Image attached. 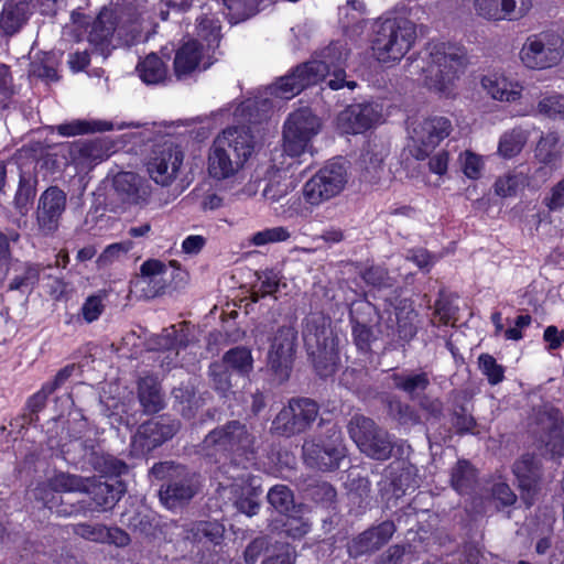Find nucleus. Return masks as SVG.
Masks as SVG:
<instances>
[{
	"label": "nucleus",
	"mask_w": 564,
	"mask_h": 564,
	"mask_svg": "<svg viewBox=\"0 0 564 564\" xmlns=\"http://www.w3.org/2000/svg\"><path fill=\"white\" fill-rule=\"evenodd\" d=\"M322 57L321 61L314 59L302 64L293 73L281 77L269 87L270 94L281 99H291L305 87L319 83L326 76L333 77L327 82L328 87L333 90L356 87L355 82L345 79L344 65L347 59V51L344 45L339 43L329 45L323 51Z\"/></svg>",
	"instance_id": "nucleus-1"
},
{
	"label": "nucleus",
	"mask_w": 564,
	"mask_h": 564,
	"mask_svg": "<svg viewBox=\"0 0 564 564\" xmlns=\"http://www.w3.org/2000/svg\"><path fill=\"white\" fill-rule=\"evenodd\" d=\"M254 150L249 127H228L216 137L208 154L207 171L215 180L235 177Z\"/></svg>",
	"instance_id": "nucleus-2"
},
{
	"label": "nucleus",
	"mask_w": 564,
	"mask_h": 564,
	"mask_svg": "<svg viewBox=\"0 0 564 564\" xmlns=\"http://www.w3.org/2000/svg\"><path fill=\"white\" fill-rule=\"evenodd\" d=\"M415 67L423 74V84L441 97H452L455 82L465 67L462 48L446 43H433L426 47V55L415 61Z\"/></svg>",
	"instance_id": "nucleus-3"
},
{
	"label": "nucleus",
	"mask_w": 564,
	"mask_h": 564,
	"mask_svg": "<svg viewBox=\"0 0 564 564\" xmlns=\"http://www.w3.org/2000/svg\"><path fill=\"white\" fill-rule=\"evenodd\" d=\"M416 40V25L405 18L381 22L371 42L372 55L382 64L400 62Z\"/></svg>",
	"instance_id": "nucleus-4"
},
{
	"label": "nucleus",
	"mask_w": 564,
	"mask_h": 564,
	"mask_svg": "<svg viewBox=\"0 0 564 564\" xmlns=\"http://www.w3.org/2000/svg\"><path fill=\"white\" fill-rule=\"evenodd\" d=\"M198 35L207 42V48L195 40L184 43L176 52L174 72L182 79L196 70L207 69L214 62L209 50L218 45L220 39V23L214 15L198 19Z\"/></svg>",
	"instance_id": "nucleus-5"
},
{
	"label": "nucleus",
	"mask_w": 564,
	"mask_h": 564,
	"mask_svg": "<svg viewBox=\"0 0 564 564\" xmlns=\"http://www.w3.org/2000/svg\"><path fill=\"white\" fill-rule=\"evenodd\" d=\"M254 437L246 425L232 421L215 429L203 441L200 453L208 457L221 455H234L241 458L238 464L250 462L253 458Z\"/></svg>",
	"instance_id": "nucleus-6"
},
{
	"label": "nucleus",
	"mask_w": 564,
	"mask_h": 564,
	"mask_svg": "<svg viewBox=\"0 0 564 564\" xmlns=\"http://www.w3.org/2000/svg\"><path fill=\"white\" fill-rule=\"evenodd\" d=\"M303 340L319 373L330 375L334 371L335 359L330 318L322 313H311L304 319Z\"/></svg>",
	"instance_id": "nucleus-7"
},
{
	"label": "nucleus",
	"mask_w": 564,
	"mask_h": 564,
	"mask_svg": "<svg viewBox=\"0 0 564 564\" xmlns=\"http://www.w3.org/2000/svg\"><path fill=\"white\" fill-rule=\"evenodd\" d=\"M349 181L344 163L332 161L325 164L302 188L303 199L312 207H317L337 196L346 188Z\"/></svg>",
	"instance_id": "nucleus-8"
},
{
	"label": "nucleus",
	"mask_w": 564,
	"mask_h": 564,
	"mask_svg": "<svg viewBox=\"0 0 564 564\" xmlns=\"http://www.w3.org/2000/svg\"><path fill=\"white\" fill-rule=\"evenodd\" d=\"M564 56V40L553 32L530 35L520 50V59L531 69L556 66Z\"/></svg>",
	"instance_id": "nucleus-9"
},
{
	"label": "nucleus",
	"mask_w": 564,
	"mask_h": 564,
	"mask_svg": "<svg viewBox=\"0 0 564 564\" xmlns=\"http://www.w3.org/2000/svg\"><path fill=\"white\" fill-rule=\"evenodd\" d=\"M151 471L155 477H163L165 474L174 476L169 484L160 489V499L169 509L191 500L198 490V476L184 467L165 462L154 465Z\"/></svg>",
	"instance_id": "nucleus-10"
},
{
	"label": "nucleus",
	"mask_w": 564,
	"mask_h": 564,
	"mask_svg": "<svg viewBox=\"0 0 564 564\" xmlns=\"http://www.w3.org/2000/svg\"><path fill=\"white\" fill-rule=\"evenodd\" d=\"M452 131V121L443 116H432L415 122L410 131L411 154L416 160H425Z\"/></svg>",
	"instance_id": "nucleus-11"
},
{
	"label": "nucleus",
	"mask_w": 564,
	"mask_h": 564,
	"mask_svg": "<svg viewBox=\"0 0 564 564\" xmlns=\"http://www.w3.org/2000/svg\"><path fill=\"white\" fill-rule=\"evenodd\" d=\"M348 431L358 448L367 456L378 460L390 457L392 452L390 436L378 429L371 419L355 415L349 422Z\"/></svg>",
	"instance_id": "nucleus-12"
},
{
	"label": "nucleus",
	"mask_w": 564,
	"mask_h": 564,
	"mask_svg": "<svg viewBox=\"0 0 564 564\" xmlns=\"http://www.w3.org/2000/svg\"><path fill=\"white\" fill-rule=\"evenodd\" d=\"M319 128L318 118L310 109H300L291 113L284 123L283 131L285 153L290 156H299L306 152Z\"/></svg>",
	"instance_id": "nucleus-13"
},
{
	"label": "nucleus",
	"mask_w": 564,
	"mask_h": 564,
	"mask_svg": "<svg viewBox=\"0 0 564 564\" xmlns=\"http://www.w3.org/2000/svg\"><path fill=\"white\" fill-rule=\"evenodd\" d=\"M227 475L219 480L218 491L223 499L232 500L237 509L251 517L259 510V503L250 497L251 484L247 466L239 468L231 463L224 471Z\"/></svg>",
	"instance_id": "nucleus-14"
},
{
	"label": "nucleus",
	"mask_w": 564,
	"mask_h": 564,
	"mask_svg": "<svg viewBox=\"0 0 564 564\" xmlns=\"http://www.w3.org/2000/svg\"><path fill=\"white\" fill-rule=\"evenodd\" d=\"M317 404L305 398L292 399L274 417L272 431L283 436L303 433L316 420Z\"/></svg>",
	"instance_id": "nucleus-15"
},
{
	"label": "nucleus",
	"mask_w": 564,
	"mask_h": 564,
	"mask_svg": "<svg viewBox=\"0 0 564 564\" xmlns=\"http://www.w3.org/2000/svg\"><path fill=\"white\" fill-rule=\"evenodd\" d=\"M184 161L181 148L171 140L155 144L147 162L152 181L161 186L171 185L178 176Z\"/></svg>",
	"instance_id": "nucleus-16"
},
{
	"label": "nucleus",
	"mask_w": 564,
	"mask_h": 564,
	"mask_svg": "<svg viewBox=\"0 0 564 564\" xmlns=\"http://www.w3.org/2000/svg\"><path fill=\"white\" fill-rule=\"evenodd\" d=\"M382 122V106L377 102L349 105L336 118L337 129L346 134L364 133Z\"/></svg>",
	"instance_id": "nucleus-17"
},
{
	"label": "nucleus",
	"mask_w": 564,
	"mask_h": 564,
	"mask_svg": "<svg viewBox=\"0 0 564 564\" xmlns=\"http://www.w3.org/2000/svg\"><path fill=\"white\" fill-rule=\"evenodd\" d=\"M66 204V193L57 186H50L40 195L35 218L41 235L48 236L58 229Z\"/></svg>",
	"instance_id": "nucleus-18"
},
{
	"label": "nucleus",
	"mask_w": 564,
	"mask_h": 564,
	"mask_svg": "<svg viewBox=\"0 0 564 564\" xmlns=\"http://www.w3.org/2000/svg\"><path fill=\"white\" fill-rule=\"evenodd\" d=\"M297 332L293 326H281L271 339L268 365L283 380L289 376V368L295 351Z\"/></svg>",
	"instance_id": "nucleus-19"
},
{
	"label": "nucleus",
	"mask_w": 564,
	"mask_h": 564,
	"mask_svg": "<svg viewBox=\"0 0 564 564\" xmlns=\"http://www.w3.org/2000/svg\"><path fill=\"white\" fill-rule=\"evenodd\" d=\"M178 430V424L166 419H153L139 426L131 441L137 454L148 453L171 438Z\"/></svg>",
	"instance_id": "nucleus-20"
},
{
	"label": "nucleus",
	"mask_w": 564,
	"mask_h": 564,
	"mask_svg": "<svg viewBox=\"0 0 564 564\" xmlns=\"http://www.w3.org/2000/svg\"><path fill=\"white\" fill-rule=\"evenodd\" d=\"M303 454L308 466L326 471L339 467L340 460L346 456V447L338 436L334 442L325 445L305 442Z\"/></svg>",
	"instance_id": "nucleus-21"
},
{
	"label": "nucleus",
	"mask_w": 564,
	"mask_h": 564,
	"mask_svg": "<svg viewBox=\"0 0 564 564\" xmlns=\"http://www.w3.org/2000/svg\"><path fill=\"white\" fill-rule=\"evenodd\" d=\"M113 188L118 198L128 205H145L152 194L147 180L133 172H120L113 177Z\"/></svg>",
	"instance_id": "nucleus-22"
},
{
	"label": "nucleus",
	"mask_w": 564,
	"mask_h": 564,
	"mask_svg": "<svg viewBox=\"0 0 564 564\" xmlns=\"http://www.w3.org/2000/svg\"><path fill=\"white\" fill-rule=\"evenodd\" d=\"M394 531L393 522L384 521L354 539L348 545V552L351 556L373 552L384 545L391 539Z\"/></svg>",
	"instance_id": "nucleus-23"
},
{
	"label": "nucleus",
	"mask_w": 564,
	"mask_h": 564,
	"mask_svg": "<svg viewBox=\"0 0 564 564\" xmlns=\"http://www.w3.org/2000/svg\"><path fill=\"white\" fill-rule=\"evenodd\" d=\"M415 317L416 313L412 303L409 300L400 301L387 318V327L391 330L388 335L409 341L416 333Z\"/></svg>",
	"instance_id": "nucleus-24"
},
{
	"label": "nucleus",
	"mask_w": 564,
	"mask_h": 564,
	"mask_svg": "<svg viewBox=\"0 0 564 564\" xmlns=\"http://www.w3.org/2000/svg\"><path fill=\"white\" fill-rule=\"evenodd\" d=\"M481 87L490 98L501 102H514L522 96L523 87L501 74H490L481 78Z\"/></svg>",
	"instance_id": "nucleus-25"
},
{
	"label": "nucleus",
	"mask_w": 564,
	"mask_h": 564,
	"mask_svg": "<svg viewBox=\"0 0 564 564\" xmlns=\"http://www.w3.org/2000/svg\"><path fill=\"white\" fill-rule=\"evenodd\" d=\"M187 344L188 339L184 325H180L178 328L171 326L164 329L156 338V349L163 350L165 354L161 359L162 366L175 365L180 348L186 347Z\"/></svg>",
	"instance_id": "nucleus-26"
},
{
	"label": "nucleus",
	"mask_w": 564,
	"mask_h": 564,
	"mask_svg": "<svg viewBox=\"0 0 564 564\" xmlns=\"http://www.w3.org/2000/svg\"><path fill=\"white\" fill-rule=\"evenodd\" d=\"M85 491L89 492L96 506L106 510L116 505V502L126 492V487L120 480L113 482H94L86 485Z\"/></svg>",
	"instance_id": "nucleus-27"
},
{
	"label": "nucleus",
	"mask_w": 564,
	"mask_h": 564,
	"mask_svg": "<svg viewBox=\"0 0 564 564\" xmlns=\"http://www.w3.org/2000/svg\"><path fill=\"white\" fill-rule=\"evenodd\" d=\"M529 185L530 177L528 173L513 170L499 176L494 184V189L496 195L505 198L516 196Z\"/></svg>",
	"instance_id": "nucleus-28"
},
{
	"label": "nucleus",
	"mask_w": 564,
	"mask_h": 564,
	"mask_svg": "<svg viewBox=\"0 0 564 564\" xmlns=\"http://www.w3.org/2000/svg\"><path fill=\"white\" fill-rule=\"evenodd\" d=\"M139 400L148 413L159 412L163 408V397L156 378L147 376L140 379Z\"/></svg>",
	"instance_id": "nucleus-29"
},
{
	"label": "nucleus",
	"mask_w": 564,
	"mask_h": 564,
	"mask_svg": "<svg viewBox=\"0 0 564 564\" xmlns=\"http://www.w3.org/2000/svg\"><path fill=\"white\" fill-rule=\"evenodd\" d=\"M166 265L158 259H149L144 261L140 267V276L135 281L134 286L139 288L142 284L158 285L159 288L156 290H151L149 292L142 290L144 297H154L158 294L159 289L162 288L161 276L166 273Z\"/></svg>",
	"instance_id": "nucleus-30"
},
{
	"label": "nucleus",
	"mask_w": 564,
	"mask_h": 564,
	"mask_svg": "<svg viewBox=\"0 0 564 564\" xmlns=\"http://www.w3.org/2000/svg\"><path fill=\"white\" fill-rule=\"evenodd\" d=\"M530 132L521 127L506 131L499 140L498 153L505 159L517 156L528 142Z\"/></svg>",
	"instance_id": "nucleus-31"
},
{
	"label": "nucleus",
	"mask_w": 564,
	"mask_h": 564,
	"mask_svg": "<svg viewBox=\"0 0 564 564\" xmlns=\"http://www.w3.org/2000/svg\"><path fill=\"white\" fill-rule=\"evenodd\" d=\"M137 72L147 85H158L167 77V68L154 53L149 54L137 67Z\"/></svg>",
	"instance_id": "nucleus-32"
},
{
	"label": "nucleus",
	"mask_w": 564,
	"mask_h": 564,
	"mask_svg": "<svg viewBox=\"0 0 564 564\" xmlns=\"http://www.w3.org/2000/svg\"><path fill=\"white\" fill-rule=\"evenodd\" d=\"M113 128L112 123L104 120H73L56 126V131L62 137H76L96 131H109Z\"/></svg>",
	"instance_id": "nucleus-33"
},
{
	"label": "nucleus",
	"mask_w": 564,
	"mask_h": 564,
	"mask_svg": "<svg viewBox=\"0 0 564 564\" xmlns=\"http://www.w3.org/2000/svg\"><path fill=\"white\" fill-rule=\"evenodd\" d=\"M28 6L24 2H7L0 15V26L8 34L15 33L26 21Z\"/></svg>",
	"instance_id": "nucleus-34"
},
{
	"label": "nucleus",
	"mask_w": 564,
	"mask_h": 564,
	"mask_svg": "<svg viewBox=\"0 0 564 564\" xmlns=\"http://www.w3.org/2000/svg\"><path fill=\"white\" fill-rule=\"evenodd\" d=\"M562 156L560 137L555 132L542 135L535 148V158L543 164L554 165Z\"/></svg>",
	"instance_id": "nucleus-35"
},
{
	"label": "nucleus",
	"mask_w": 564,
	"mask_h": 564,
	"mask_svg": "<svg viewBox=\"0 0 564 564\" xmlns=\"http://www.w3.org/2000/svg\"><path fill=\"white\" fill-rule=\"evenodd\" d=\"M36 193V178L30 175L20 174L19 186L14 195V207L21 214L25 215L33 202Z\"/></svg>",
	"instance_id": "nucleus-36"
},
{
	"label": "nucleus",
	"mask_w": 564,
	"mask_h": 564,
	"mask_svg": "<svg viewBox=\"0 0 564 564\" xmlns=\"http://www.w3.org/2000/svg\"><path fill=\"white\" fill-rule=\"evenodd\" d=\"M227 9L225 13L231 23H239L253 14L262 0H221Z\"/></svg>",
	"instance_id": "nucleus-37"
},
{
	"label": "nucleus",
	"mask_w": 564,
	"mask_h": 564,
	"mask_svg": "<svg viewBox=\"0 0 564 564\" xmlns=\"http://www.w3.org/2000/svg\"><path fill=\"white\" fill-rule=\"evenodd\" d=\"M499 21H517L532 9V0H497Z\"/></svg>",
	"instance_id": "nucleus-38"
},
{
	"label": "nucleus",
	"mask_w": 564,
	"mask_h": 564,
	"mask_svg": "<svg viewBox=\"0 0 564 564\" xmlns=\"http://www.w3.org/2000/svg\"><path fill=\"white\" fill-rule=\"evenodd\" d=\"M187 538L202 542L204 540L217 544L224 534V528L218 522L199 521L188 529Z\"/></svg>",
	"instance_id": "nucleus-39"
},
{
	"label": "nucleus",
	"mask_w": 564,
	"mask_h": 564,
	"mask_svg": "<svg viewBox=\"0 0 564 564\" xmlns=\"http://www.w3.org/2000/svg\"><path fill=\"white\" fill-rule=\"evenodd\" d=\"M476 480V471L467 460H459L452 471V486L459 494L467 492Z\"/></svg>",
	"instance_id": "nucleus-40"
},
{
	"label": "nucleus",
	"mask_w": 564,
	"mask_h": 564,
	"mask_svg": "<svg viewBox=\"0 0 564 564\" xmlns=\"http://www.w3.org/2000/svg\"><path fill=\"white\" fill-rule=\"evenodd\" d=\"M392 380L395 388L411 395L417 391H424L430 384V379L425 372L412 375L394 373Z\"/></svg>",
	"instance_id": "nucleus-41"
},
{
	"label": "nucleus",
	"mask_w": 564,
	"mask_h": 564,
	"mask_svg": "<svg viewBox=\"0 0 564 564\" xmlns=\"http://www.w3.org/2000/svg\"><path fill=\"white\" fill-rule=\"evenodd\" d=\"M252 362L253 360L249 349L236 347L225 354L223 365L236 370L238 373L246 375L251 371Z\"/></svg>",
	"instance_id": "nucleus-42"
},
{
	"label": "nucleus",
	"mask_w": 564,
	"mask_h": 564,
	"mask_svg": "<svg viewBox=\"0 0 564 564\" xmlns=\"http://www.w3.org/2000/svg\"><path fill=\"white\" fill-rule=\"evenodd\" d=\"M535 111L552 119H564V95L558 93L546 94L539 100Z\"/></svg>",
	"instance_id": "nucleus-43"
},
{
	"label": "nucleus",
	"mask_w": 564,
	"mask_h": 564,
	"mask_svg": "<svg viewBox=\"0 0 564 564\" xmlns=\"http://www.w3.org/2000/svg\"><path fill=\"white\" fill-rule=\"evenodd\" d=\"M115 31V23L111 13L101 12L91 25L89 32V42L93 44H102L108 41Z\"/></svg>",
	"instance_id": "nucleus-44"
},
{
	"label": "nucleus",
	"mask_w": 564,
	"mask_h": 564,
	"mask_svg": "<svg viewBox=\"0 0 564 564\" xmlns=\"http://www.w3.org/2000/svg\"><path fill=\"white\" fill-rule=\"evenodd\" d=\"M295 188V183L290 176L278 175L270 180L263 189V196L271 202H279Z\"/></svg>",
	"instance_id": "nucleus-45"
},
{
	"label": "nucleus",
	"mask_w": 564,
	"mask_h": 564,
	"mask_svg": "<svg viewBox=\"0 0 564 564\" xmlns=\"http://www.w3.org/2000/svg\"><path fill=\"white\" fill-rule=\"evenodd\" d=\"M270 505L282 516L294 509L292 491L284 485H276L268 492Z\"/></svg>",
	"instance_id": "nucleus-46"
},
{
	"label": "nucleus",
	"mask_w": 564,
	"mask_h": 564,
	"mask_svg": "<svg viewBox=\"0 0 564 564\" xmlns=\"http://www.w3.org/2000/svg\"><path fill=\"white\" fill-rule=\"evenodd\" d=\"M458 162L464 175L470 180L480 178L484 170V159L481 155L465 150L458 155Z\"/></svg>",
	"instance_id": "nucleus-47"
},
{
	"label": "nucleus",
	"mask_w": 564,
	"mask_h": 564,
	"mask_svg": "<svg viewBox=\"0 0 564 564\" xmlns=\"http://www.w3.org/2000/svg\"><path fill=\"white\" fill-rule=\"evenodd\" d=\"M513 471L522 486L530 487L540 477L539 467L533 457L525 456L514 464Z\"/></svg>",
	"instance_id": "nucleus-48"
},
{
	"label": "nucleus",
	"mask_w": 564,
	"mask_h": 564,
	"mask_svg": "<svg viewBox=\"0 0 564 564\" xmlns=\"http://www.w3.org/2000/svg\"><path fill=\"white\" fill-rule=\"evenodd\" d=\"M282 517L283 519L280 521L282 522L283 531L286 535L293 539H300L304 536L311 529V522L302 514H289L288 512Z\"/></svg>",
	"instance_id": "nucleus-49"
},
{
	"label": "nucleus",
	"mask_w": 564,
	"mask_h": 564,
	"mask_svg": "<svg viewBox=\"0 0 564 564\" xmlns=\"http://www.w3.org/2000/svg\"><path fill=\"white\" fill-rule=\"evenodd\" d=\"M290 236L285 227H272L253 234L250 238V243L260 247L268 243L285 241Z\"/></svg>",
	"instance_id": "nucleus-50"
},
{
	"label": "nucleus",
	"mask_w": 564,
	"mask_h": 564,
	"mask_svg": "<svg viewBox=\"0 0 564 564\" xmlns=\"http://www.w3.org/2000/svg\"><path fill=\"white\" fill-rule=\"evenodd\" d=\"M44 506L59 517H70L80 512L82 507L64 501L63 497L55 492H48L47 498H43Z\"/></svg>",
	"instance_id": "nucleus-51"
},
{
	"label": "nucleus",
	"mask_w": 564,
	"mask_h": 564,
	"mask_svg": "<svg viewBox=\"0 0 564 564\" xmlns=\"http://www.w3.org/2000/svg\"><path fill=\"white\" fill-rule=\"evenodd\" d=\"M478 362L481 372L487 377L490 384H497L503 380L505 369L492 356L481 354L478 358Z\"/></svg>",
	"instance_id": "nucleus-52"
},
{
	"label": "nucleus",
	"mask_w": 564,
	"mask_h": 564,
	"mask_svg": "<svg viewBox=\"0 0 564 564\" xmlns=\"http://www.w3.org/2000/svg\"><path fill=\"white\" fill-rule=\"evenodd\" d=\"M107 299V292L100 291L97 294L90 295L86 299L82 306L83 317L86 322L91 323L99 318L102 314L105 305L104 301Z\"/></svg>",
	"instance_id": "nucleus-53"
},
{
	"label": "nucleus",
	"mask_w": 564,
	"mask_h": 564,
	"mask_svg": "<svg viewBox=\"0 0 564 564\" xmlns=\"http://www.w3.org/2000/svg\"><path fill=\"white\" fill-rule=\"evenodd\" d=\"M133 248V242L130 240L111 243L105 248L97 259L99 268H104L119 259L121 256L128 253Z\"/></svg>",
	"instance_id": "nucleus-54"
},
{
	"label": "nucleus",
	"mask_w": 564,
	"mask_h": 564,
	"mask_svg": "<svg viewBox=\"0 0 564 564\" xmlns=\"http://www.w3.org/2000/svg\"><path fill=\"white\" fill-rule=\"evenodd\" d=\"M43 270L41 264H26L23 274L17 275L9 284V290L15 291L26 286L35 285L40 280V274Z\"/></svg>",
	"instance_id": "nucleus-55"
},
{
	"label": "nucleus",
	"mask_w": 564,
	"mask_h": 564,
	"mask_svg": "<svg viewBox=\"0 0 564 564\" xmlns=\"http://www.w3.org/2000/svg\"><path fill=\"white\" fill-rule=\"evenodd\" d=\"M388 155V149L383 144L370 143L366 153L362 154V162L370 172H377Z\"/></svg>",
	"instance_id": "nucleus-56"
},
{
	"label": "nucleus",
	"mask_w": 564,
	"mask_h": 564,
	"mask_svg": "<svg viewBox=\"0 0 564 564\" xmlns=\"http://www.w3.org/2000/svg\"><path fill=\"white\" fill-rule=\"evenodd\" d=\"M52 487L55 491H82L86 485L82 478L74 475L61 474L52 480Z\"/></svg>",
	"instance_id": "nucleus-57"
},
{
	"label": "nucleus",
	"mask_w": 564,
	"mask_h": 564,
	"mask_svg": "<svg viewBox=\"0 0 564 564\" xmlns=\"http://www.w3.org/2000/svg\"><path fill=\"white\" fill-rule=\"evenodd\" d=\"M259 280V291L254 292L253 301L257 302L259 300V294L261 296L271 295L275 293L279 289V276L273 271H263L258 275Z\"/></svg>",
	"instance_id": "nucleus-58"
},
{
	"label": "nucleus",
	"mask_w": 564,
	"mask_h": 564,
	"mask_svg": "<svg viewBox=\"0 0 564 564\" xmlns=\"http://www.w3.org/2000/svg\"><path fill=\"white\" fill-rule=\"evenodd\" d=\"M210 376L213 378L215 389L223 395H227V392L231 388L228 368L225 367V365L214 364L210 366Z\"/></svg>",
	"instance_id": "nucleus-59"
},
{
	"label": "nucleus",
	"mask_w": 564,
	"mask_h": 564,
	"mask_svg": "<svg viewBox=\"0 0 564 564\" xmlns=\"http://www.w3.org/2000/svg\"><path fill=\"white\" fill-rule=\"evenodd\" d=\"M74 533L89 541L105 543L106 527L79 523L74 525Z\"/></svg>",
	"instance_id": "nucleus-60"
},
{
	"label": "nucleus",
	"mask_w": 564,
	"mask_h": 564,
	"mask_svg": "<svg viewBox=\"0 0 564 564\" xmlns=\"http://www.w3.org/2000/svg\"><path fill=\"white\" fill-rule=\"evenodd\" d=\"M543 204L551 212L564 208V178L554 184L543 198Z\"/></svg>",
	"instance_id": "nucleus-61"
},
{
	"label": "nucleus",
	"mask_w": 564,
	"mask_h": 564,
	"mask_svg": "<svg viewBox=\"0 0 564 564\" xmlns=\"http://www.w3.org/2000/svg\"><path fill=\"white\" fill-rule=\"evenodd\" d=\"M362 279L366 283L377 286L386 288L392 285L391 279L387 271L381 267H371L362 273Z\"/></svg>",
	"instance_id": "nucleus-62"
},
{
	"label": "nucleus",
	"mask_w": 564,
	"mask_h": 564,
	"mask_svg": "<svg viewBox=\"0 0 564 564\" xmlns=\"http://www.w3.org/2000/svg\"><path fill=\"white\" fill-rule=\"evenodd\" d=\"M474 8L479 17L499 21L497 0H474Z\"/></svg>",
	"instance_id": "nucleus-63"
},
{
	"label": "nucleus",
	"mask_w": 564,
	"mask_h": 564,
	"mask_svg": "<svg viewBox=\"0 0 564 564\" xmlns=\"http://www.w3.org/2000/svg\"><path fill=\"white\" fill-rule=\"evenodd\" d=\"M448 163H449V153L445 150H442L430 158L429 170L433 174L443 176L447 173Z\"/></svg>",
	"instance_id": "nucleus-64"
}]
</instances>
